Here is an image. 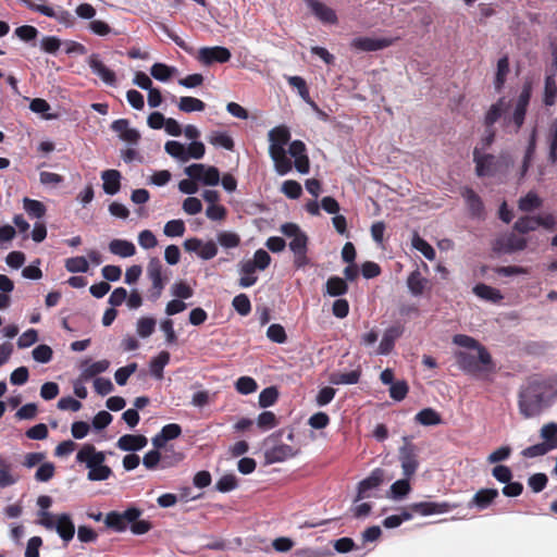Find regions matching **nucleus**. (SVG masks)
Segmentation results:
<instances>
[{"label": "nucleus", "instance_id": "nucleus-1", "mask_svg": "<svg viewBox=\"0 0 557 557\" xmlns=\"http://www.w3.org/2000/svg\"><path fill=\"white\" fill-rule=\"evenodd\" d=\"M557 397V380L553 377L533 376L519 393L518 407L520 413L530 419L539 416Z\"/></svg>", "mask_w": 557, "mask_h": 557}, {"label": "nucleus", "instance_id": "nucleus-2", "mask_svg": "<svg viewBox=\"0 0 557 557\" xmlns=\"http://www.w3.org/2000/svg\"><path fill=\"white\" fill-rule=\"evenodd\" d=\"M532 82L529 79L525 81L516 101L512 115L510 117H505V123L507 126H509L511 123L513 124L515 133H518L524 123L527 110L532 96Z\"/></svg>", "mask_w": 557, "mask_h": 557}, {"label": "nucleus", "instance_id": "nucleus-3", "mask_svg": "<svg viewBox=\"0 0 557 557\" xmlns=\"http://www.w3.org/2000/svg\"><path fill=\"white\" fill-rule=\"evenodd\" d=\"M141 510L136 507H131L123 512L110 511L107 513L104 523L107 528L115 532H124L127 529L128 522L138 519Z\"/></svg>", "mask_w": 557, "mask_h": 557}, {"label": "nucleus", "instance_id": "nucleus-4", "mask_svg": "<svg viewBox=\"0 0 557 557\" xmlns=\"http://www.w3.org/2000/svg\"><path fill=\"white\" fill-rule=\"evenodd\" d=\"M399 461L406 478H411L419 467L417 447L407 436L404 437V445L399 448Z\"/></svg>", "mask_w": 557, "mask_h": 557}, {"label": "nucleus", "instance_id": "nucleus-5", "mask_svg": "<svg viewBox=\"0 0 557 557\" xmlns=\"http://www.w3.org/2000/svg\"><path fill=\"white\" fill-rule=\"evenodd\" d=\"M458 367L466 373L471 375H479L483 372H493L495 364L492 362L490 367L481 363L480 357L466 351H457L455 354Z\"/></svg>", "mask_w": 557, "mask_h": 557}, {"label": "nucleus", "instance_id": "nucleus-6", "mask_svg": "<svg viewBox=\"0 0 557 557\" xmlns=\"http://www.w3.org/2000/svg\"><path fill=\"white\" fill-rule=\"evenodd\" d=\"M32 11L38 12L48 17L55 18L65 26H72L74 22L73 15L63 10L61 7H53L46 3L26 2Z\"/></svg>", "mask_w": 557, "mask_h": 557}, {"label": "nucleus", "instance_id": "nucleus-7", "mask_svg": "<svg viewBox=\"0 0 557 557\" xmlns=\"http://www.w3.org/2000/svg\"><path fill=\"white\" fill-rule=\"evenodd\" d=\"M231 57V51L225 47H202L198 51L197 60L205 65H211L215 62L226 63Z\"/></svg>", "mask_w": 557, "mask_h": 557}, {"label": "nucleus", "instance_id": "nucleus-8", "mask_svg": "<svg viewBox=\"0 0 557 557\" xmlns=\"http://www.w3.org/2000/svg\"><path fill=\"white\" fill-rule=\"evenodd\" d=\"M385 479V471L381 468L372 470L369 476L359 482L355 502L370 497V491L377 488Z\"/></svg>", "mask_w": 557, "mask_h": 557}, {"label": "nucleus", "instance_id": "nucleus-9", "mask_svg": "<svg viewBox=\"0 0 557 557\" xmlns=\"http://www.w3.org/2000/svg\"><path fill=\"white\" fill-rule=\"evenodd\" d=\"M458 507L457 504H449L446 502H419L413 503L409 506L411 513H418L420 516H431L435 513H445Z\"/></svg>", "mask_w": 557, "mask_h": 557}, {"label": "nucleus", "instance_id": "nucleus-10", "mask_svg": "<svg viewBox=\"0 0 557 557\" xmlns=\"http://www.w3.org/2000/svg\"><path fill=\"white\" fill-rule=\"evenodd\" d=\"M184 248L189 252H197L203 260H210L218 253V247L213 240L202 243L199 238H188L184 242Z\"/></svg>", "mask_w": 557, "mask_h": 557}, {"label": "nucleus", "instance_id": "nucleus-11", "mask_svg": "<svg viewBox=\"0 0 557 557\" xmlns=\"http://www.w3.org/2000/svg\"><path fill=\"white\" fill-rule=\"evenodd\" d=\"M473 161L475 163V173L478 176H492L497 171V159L493 154H481L479 149L473 151Z\"/></svg>", "mask_w": 557, "mask_h": 557}, {"label": "nucleus", "instance_id": "nucleus-12", "mask_svg": "<svg viewBox=\"0 0 557 557\" xmlns=\"http://www.w3.org/2000/svg\"><path fill=\"white\" fill-rule=\"evenodd\" d=\"M453 342H454V344H456L460 347L475 349L479 352L481 363L484 364L485 367L491 366V363H492L491 354L487 351V349L483 345H481L473 337H471L469 335H465V334H457L454 336Z\"/></svg>", "mask_w": 557, "mask_h": 557}, {"label": "nucleus", "instance_id": "nucleus-13", "mask_svg": "<svg viewBox=\"0 0 557 557\" xmlns=\"http://www.w3.org/2000/svg\"><path fill=\"white\" fill-rule=\"evenodd\" d=\"M289 249L294 252V265L297 269H301L308 264V237L304 232L292 238L289 242Z\"/></svg>", "mask_w": 557, "mask_h": 557}, {"label": "nucleus", "instance_id": "nucleus-14", "mask_svg": "<svg viewBox=\"0 0 557 557\" xmlns=\"http://www.w3.org/2000/svg\"><path fill=\"white\" fill-rule=\"evenodd\" d=\"M288 152L295 159L296 170L301 174L308 173L310 161L307 156L306 145L301 140H294L289 144Z\"/></svg>", "mask_w": 557, "mask_h": 557}, {"label": "nucleus", "instance_id": "nucleus-15", "mask_svg": "<svg viewBox=\"0 0 557 557\" xmlns=\"http://www.w3.org/2000/svg\"><path fill=\"white\" fill-rule=\"evenodd\" d=\"M394 39L391 38H371L357 37L350 42L351 48L359 51H377L392 46Z\"/></svg>", "mask_w": 557, "mask_h": 557}, {"label": "nucleus", "instance_id": "nucleus-16", "mask_svg": "<svg viewBox=\"0 0 557 557\" xmlns=\"http://www.w3.org/2000/svg\"><path fill=\"white\" fill-rule=\"evenodd\" d=\"M527 239L523 237H519L513 233H510L506 236H503L496 239L494 249L502 252H513L523 250L527 247Z\"/></svg>", "mask_w": 557, "mask_h": 557}, {"label": "nucleus", "instance_id": "nucleus-17", "mask_svg": "<svg viewBox=\"0 0 557 557\" xmlns=\"http://www.w3.org/2000/svg\"><path fill=\"white\" fill-rule=\"evenodd\" d=\"M111 129L117 133L120 139L128 144L136 145L140 139V134L137 129L129 127L127 119H119L112 122Z\"/></svg>", "mask_w": 557, "mask_h": 557}, {"label": "nucleus", "instance_id": "nucleus-18", "mask_svg": "<svg viewBox=\"0 0 557 557\" xmlns=\"http://www.w3.org/2000/svg\"><path fill=\"white\" fill-rule=\"evenodd\" d=\"M404 329L400 325H393L385 330L376 354L386 356L392 352L395 342L403 335Z\"/></svg>", "mask_w": 557, "mask_h": 557}, {"label": "nucleus", "instance_id": "nucleus-19", "mask_svg": "<svg viewBox=\"0 0 557 557\" xmlns=\"http://www.w3.org/2000/svg\"><path fill=\"white\" fill-rule=\"evenodd\" d=\"M88 65L92 73L98 75L107 85L114 86L116 84L115 73L103 64L98 54L92 53L88 58Z\"/></svg>", "mask_w": 557, "mask_h": 557}, {"label": "nucleus", "instance_id": "nucleus-20", "mask_svg": "<svg viewBox=\"0 0 557 557\" xmlns=\"http://www.w3.org/2000/svg\"><path fill=\"white\" fill-rule=\"evenodd\" d=\"M498 495L499 493L496 488H481L468 503V507L476 508L478 510H484L495 502Z\"/></svg>", "mask_w": 557, "mask_h": 557}, {"label": "nucleus", "instance_id": "nucleus-21", "mask_svg": "<svg viewBox=\"0 0 557 557\" xmlns=\"http://www.w3.org/2000/svg\"><path fill=\"white\" fill-rule=\"evenodd\" d=\"M76 459L78 462H85L88 469L103 463L106 456L102 451H97L91 444L84 445L77 453Z\"/></svg>", "mask_w": 557, "mask_h": 557}, {"label": "nucleus", "instance_id": "nucleus-22", "mask_svg": "<svg viewBox=\"0 0 557 557\" xmlns=\"http://www.w3.org/2000/svg\"><path fill=\"white\" fill-rule=\"evenodd\" d=\"M62 541L67 544L73 540L75 534V525L69 513H61L57 516V523L54 529Z\"/></svg>", "mask_w": 557, "mask_h": 557}, {"label": "nucleus", "instance_id": "nucleus-23", "mask_svg": "<svg viewBox=\"0 0 557 557\" xmlns=\"http://www.w3.org/2000/svg\"><path fill=\"white\" fill-rule=\"evenodd\" d=\"M147 443L145 435L125 434L117 440L116 446L124 451H137L146 447Z\"/></svg>", "mask_w": 557, "mask_h": 557}, {"label": "nucleus", "instance_id": "nucleus-24", "mask_svg": "<svg viewBox=\"0 0 557 557\" xmlns=\"http://www.w3.org/2000/svg\"><path fill=\"white\" fill-rule=\"evenodd\" d=\"M296 454L297 450H295L292 446L287 444H280L270 449H267L264 457L267 462L275 463L283 462L286 459L294 457Z\"/></svg>", "mask_w": 557, "mask_h": 557}, {"label": "nucleus", "instance_id": "nucleus-25", "mask_svg": "<svg viewBox=\"0 0 557 557\" xmlns=\"http://www.w3.org/2000/svg\"><path fill=\"white\" fill-rule=\"evenodd\" d=\"M270 157L272 158L275 170L280 175H285L293 169V163L286 156L285 148L269 149Z\"/></svg>", "mask_w": 557, "mask_h": 557}, {"label": "nucleus", "instance_id": "nucleus-26", "mask_svg": "<svg viewBox=\"0 0 557 557\" xmlns=\"http://www.w3.org/2000/svg\"><path fill=\"white\" fill-rule=\"evenodd\" d=\"M312 14L324 24H335L337 15L335 11L327 7L325 2H309Z\"/></svg>", "mask_w": 557, "mask_h": 557}, {"label": "nucleus", "instance_id": "nucleus-27", "mask_svg": "<svg viewBox=\"0 0 557 557\" xmlns=\"http://www.w3.org/2000/svg\"><path fill=\"white\" fill-rule=\"evenodd\" d=\"M470 214L475 218H481L484 214V205L480 196L470 187H466L462 191Z\"/></svg>", "mask_w": 557, "mask_h": 557}, {"label": "nucleus", "instance_id": "nucleus-28", "mask_svg": "<svg viewBox=\"0 0 557 557\" xmlns=\"http://www.w3.org/2000/svg\"><path fill=\"white\" fill-rule=\"evenodd\" d=\"M121 173L117 170H106L101 173L103 191L108 195H115L121 188Z\"/></svg>", "mask_w": 557, "mask_h": 557}, {"label": "nucleus", "instance_id": "nucleus-29", "mask_svg": "<svg viewBox=\"0 0 557 557\" xmlns=\"http://www.w3.org/2000/svg\"><path fill=\"white\" fill-rule=\"evenodd\" d=\"M428 284L429 280L421 274L419 269L412 271L407 278V286L409 292L414 297L421 296L424 293Z\"/></svg>", "mask_w": 557, "mask_h": 557}, {"label": "nucleus", "instance_id": "nucleus-30", "mask_svg": "<svg viewBox=\"0 0 557 557\" xmlns=\"http://www.w3.org/2000/svg\"><path fill=\"white\" fill-rule=\"evenodd\" d=\"M163 265L159 258L153 257L149 260L147 267V276L151 281V285L165 286L168 278L162 275Z\"/></svg>", "mask_w": 557, "mask_h": 557}, {"label": "nucleus", "instance_id": "nucleus-31", "mask_svg": "<svg viewBox=\"0 0 557 557\" xmlns=\"http://www.w3.org/2000/svg\"><path fill=\"white\" fill-rule=\"evenodd\" d=\"M269 140H270V147L269 149L273 148H284L286 144L290 140V132L287 126L280 125L274 128H272L269 132Z\"/></svg>", "mask_w": 557, "mask_h": 557}, {"label": "nucleus", "instance_id": "nucleus-32", "mask_svg": "<svg viewBox=\"0 0 557 557\" xmlns=\"http://www.w3.org/2000/svg\"><path fill=\"white\" fill-rule=\"evenodd\" d=\"M509 103L506 101L505 97H502L491 106L488 111L485 114L484 124L487 128H491L504 114V112L508 109Z\"/></svg>", "mask_w": 557, "mask_h": 557}, {"label": "nucleus", "instance_id": "nucleus-33", "mask_svg": "<svg viewBox=\"0 0 557 557\" xmlns=\"http://www.w3.org/2000/svg\"><path fill=\"white\" fill-rule=\"evenodd\" d=\"M473 293L481 299H484L486 301L498 304L503 300L504 296L502 295L500 290L497 288H494L490 285H486L484 283H479L473 287Z\"/></svg>", "mask_w": 557, "mask_h": 557}, {"label": "nucleus", "instance_id": "nucleus-34", "mask_svg": "<svg viewBox=\"0 0 557 557\" xmlns=\"http://www.w3.org/2000/svg\"><path fill=\"white\" fill-rule=\"evenodd\" d=\"M109 250L111 253L122 258L132 257L136 252L135 245L125 239H112L109 244Z\"/></svg>", "mask_w": 557, "mask_h": 557}, {"label": "nucleus", "instance_id": "nucleus-35", "mask_svg": "<svg viewBox=\"0 0 557 557\" xmlns=\"http://www.w3.org/2000/svg\"><path fill=\"white\" fill-rule=\"evenodd\" d=\"M543 102L546 107H552L557 102V81L555 74H549L545 77Z\"/></svg>", "mask_w": 557, "mask_h": 557}, {"label": "nucleus", "instance_id": "nucleus-36", "mask_svg": "<svg viewBox=\"0 0 557 557\" xmlns=\"http://www.w3.org/2000/svg\"><path fill=\"white\" fill-rule=\"evenodd\" d=\"M509 71V58L505 54L497 62L494 79V87L496 91H500L504 88Z\"/></svg>", "mask_w": 557, "mask_h": 557}, {"label": "nucleus", "instance_id": "nucleus-37", "mask_svg": "<svg viewBox=\"0 0 557 557\" xmlns=\"http://www.w3.org/2000/svg\"><path fill=\"white\" fill-rule=\"evenodd\" d=\"M414 421L424 426H432L441 424L442 417L435 409L424 408L414 416Z\"/></svg>", "mask_w": 557, "mask_h": 557}, {"label": "nucleus", "instance_id": "nucleus-38", "mask_svg": "<svg viewBox=\"0 0 557 557\" xmlns=\"http://www.w3.org/2000/svg\"><path fill=\"white\" fill-rule=\"evenodd\" d=\"M326 294L332 297H339L348 292V284L345 278L331 276L325 284Z\"/></svg>", "mask_w": 557, "mask_h": 557}, {"label": "nucleus", "instance_id": "nucleus-39", "mask_svg": "<svg viewBox=\"0 0 557 557\" xmlns=\"http://www.w3.org/2000/svg\"><path fill=\"white\" fill-rule=\"evenodd\" d=\"M540 436L550 450L557 449V423L549 422L544 424L540 431Z\"/></svg>", "mask_w": 557, "mask_h": 557}, {"label": "nucleus", "instance_id": "nucleus-40", "mask_svg": "<svg viewBox=\"0 0 557 557\" xmlns=\"http://www.w3.org/2000/svg\"><path fill=\"white\" fill-rule=\"evenodd\" d=\"M411 245L420 251L428 260L433 261L436 257L434 248L416 232L411 239Z\"/></svg>", "mask_w": 557, "mask_h": 557}, {"label": "nucleus", "instance_id": "nucleus-41", "mask_svg": "<svg viewBox=\"0 0 557 557\" xmlns=\"http://www.w3.org/2000/svg\"><path fill=\"white\" fill-rule=\"evenodd\" d=\"M542 199L533 191H529L524 197H521L518 202L519 210L523 212H531L542 206Z\"/></svg>", "mask_w": 557, "mask_h": 557}, {"label": "nucleus", "instance_id": "nucleus-42", "mask_svg": "<svg viewBox=\"0 0 557 557\" xmlns=\"http://www.w3.org/2000/svg\"><path fill=\"white\" fill-rule=\"evenodd\" d=\"M178 109L185 113L203 111L206 109V103L198 98L185 96L181 97L178 101Z\"/></svg>", "mask_w": 557, "mask_h": 557}, {"label": "nucleus", "instance_id": "nucleus-43", "mask_svg": "<svg viewBox=\"0 0 557 557\" xmlns=\"http://www.w3.org/2000/svg\"><path fill=\"white\" fill-rule=\"evenodd\" d=\"M256 268L248 261L242 263L240 273L242 277L239 278V286L242 287H250L256 284L258 277L255 275Z\"/></svg>", "mask_w": 557, "mask_h": 557}, {"label": "nucleus", "instance_id": "nucleus-44", "mask_svg": "<svg viewBox=\"0 0 557 557\" xmlns=\"http://www.w3.org/2000/svg\"><path fill=\"white\" fill-rule=\"evenodd\" d=\"M535 149H536V129L534 128L530 135L529 144H528V147H527V150L524 153V158H523V162L521 165V177H523L527 174V172L531 165L533 156L535 153Z\"/></svg>", "mask_w": 557, "mask_h": 557}, {"label": "nucleus", "instance_id": "nucleus-45", "mask_svg": "<svg viewBox=\"0 0 557 557\" xmlns=\"http://www.w3.org/2000/svg\"><path fill=\"white\" fill-rule=\"evenodd\" d=\"M547 143L549 145L548 160L552 163L557 162V117L554 119L548 127Z\"/></svg>", "mask_w": 557, "mask_h": 557}, {"label": "nucleus", "instance_id": "nucleus-46", "mask_svg": "<svg viewBox=\"0 0 557 557\" xmlns=\"http://www.w3.org/2000/svg\"><path fill=\"white\" fill-rule=\"evenodd\" d=\"M110 366V362L106 359L92 362L83 368L81 377L83 380H89L102 372H106Z\"/></svg>", "mask_w": 557, "mask_h": 557}, {"label": "nucleus", "instance_id": "nucleus-47", "mask_svg": "<svg viewBox=\"0 0 557 557\" xmlns=\"http://www.w3.org/2000/svg\"><path fill=\"white\" fill-rule=\"evenodd\" d=\"M23 206L24 210L30 218L40 219L46 214L47 211L46 206L41 201L27 197L23 199Z\"/></svg>", "mask_w": 557, "mask_h": 557}, {"label": "nucleus", "instance_id": "nucleus-48", "mask_svg": "<svg viewBox=\"0 0 557 557\" xmlns=\"http://www.w3.org/2000/svg\"><path fill=\"white\" fill-rule=\"evenodd\" d=\"M170 361V354L168 351H161L150 362V371L157 379L163 377V369Z\"/></svg>", "mask_w": 557, "mask_h": 557}, {"label": "nucleus", "instance_id": "nucleus-49", "mask_svg": "<svg viewBox=\"0 0 557 557\" xmlns=\"http://www.w3.org/2000/svg\"><path fill=\"white\" fill-rule=\"evenodd\" d=\"M185 458L184 454L176 451L172 446L164 449L162 454L161 468H171L177 466Z\"/></svg>", "mask_w": 557, "mask_h": 557}, {"label": "nucleus", "instance_id": "nucleus-50", "mask_svg": "<svg viewBox=\"0 0 557 557\" xmlns=\"http://www.w3.org/2000/svg\"><path fill=\"white\" fill-rule=\"evenodd\" d=\"M361 371L352 370L346 373H333L330 377L331 383L341 384H357L360 380Z\"/></svg>", "mask_w": 557, "mask_h": 557}, {"label": "nucleus", "instance_id": "nucleus-51", "mask_svg": "<svg viewBox=\"0 0 557 557\" xmlns=\"http://www.w3.org/2000/svg\"><path fill=\"white\" fill-rule=\"evenodd\" d=\"M64 267L71 273H85L89 270V263L83 256L67 258Z\"/></svg>", "mask_w": 557, "mask_h": 557}, {"label": "nucleus", "instance_id": "nucleus-52", "mask_svg": "<svg viewBox=\"0 0 557 557\" xmlns=\"http://www.w3.org/2000/svg\"><path fill=\"white\" fill-rule=\"evenodd\" d=\"M164 149H165L166 153H169L171 157H173L182 162L188 161L186 148L180 141L169 140V141H166Z\"/></svg>", "mask_w": 557, "mask_h": 557}, {"label": "nucleus", "instance_id": "nucleus-53", "mask_svg": "<svg viewBox=\"0 0 557 557\" xmlns=\"http://www.w3.org/2000/svg\"><path fill=\"white\" fill-rule=\"evenodd\" d=\"M536 228V216L524 215L519 218L513 224V230L520 234H528Z\"/></svg>", "mask_w": 557, "mask_h": 557}, {"label": "nucleus", "instance_id": "nucleus-54", "mask_svg": "<svg viewBox=\"0 0 557 557\" xmlns=\"http://www.w3.org/2000/svg\"><path fill=\"white\" fill-rule=\"evenodd\" d=\"M174 72V67L164 63H154L150 69L151 76L160 82H166L170 79Z\"/></svg>", "mask_w": 557, "mask_h": 557}, {"label": "nucleus", "instance_id": "nucleus-55", "mask_svg": "<svg viewBox=\"0 0 557 557\" xmlns=\"http://www.w3.org/2000/svg\"><path fill=\"white\" fill-rule=\"evenodd\" d=\"M277 388L275 386L267 387L259 394V406L261 408L273 406L277 401Z\"/></svg>", "mask_w": 557, "mask_h": 557}, {"label": "nucleus", "instance_id": "nucleus-56", "mask_svg": "<svg viewBox=\"0 0 557 557\" xmlns=\"http://www.w3.org/2000/svg\"><path fill=\"white\" fill-rule=\"evenodd\" d=\"M156 329V320L151 317H143L137 321V334L141 338L149 337Z\"/></svg>", "mask_w": 557, "mask_h": 557}, {"label": "nucleus", "instance_id": "nucleus-57", "mask_svg": "<svg viewBox=\"0 0 557 557\" xmlns=\"http://www.w3.org/2000/svg\"><path fill=\"white\" fill-rule=\"evenodd\" d=\"M186 231L185 223L183 220H171L165 223L163 233L168 237L183 236Z\"/></svg>", "mask_w": 557, "mask_h": 557}, {"label": "nucleus", "instance_id": "nucleus-58", "mask_svg": "<svg viewBox=\"0 0 557 557\" xmlns=\"http://www.w3.org/2000/svg\"><path fill=\"white\" fill-rule=\"evenodd\" d=\"M409 392V385L405 380L394 382L389 387V396L395 401H401Z\"/></svg>", "mask_w": 557, "mask_h": 557}, {"label": "nucleus", "instance_id": "nucleus-59", "mask_svg": "<svg viewBox=\"0 0 557 557\" xmlns=\"http://www.w3.org/2000/svg\"><path fill=\"white\" fill-rule=\"evenodd\" d=\"M218 242L224 248H236L240 244V237L234 232L223 231L218 234Z\"/></svg>", "mask_w": 557, "mask_h": 557}, {"label": "nucleus", "instance_id": "nucleus-60", "mask_svg": "<svg viewBox=\"0 0 557 557\" xmlns=\"http://www.w3.org/2000/svg\"><path fill=\"white\" fill-rule=\"evenodd\" d=\"M232 305L234 309L243 317H246L251 311V302L246 294H239L233 298Z\"/></svg>", "mask_w": 557, "mask_h": 557}, {"label": "nucleus", "instance_id": "nucleus-61", "mask_svg": "<svg viewBox=\"0 0 557 557\" xmlns=\"http://www.w3.org/2000/svg\"><path fill=\"white\" fill-rule=\"evenodd\" d=\"M268 338L276 344H284L287 341L285 329L277 323L271 324L267 330Z\"/></svg>", "mask_w": 557, "mask_h": 557}, {"label": "nucleus", "instance_id": "nucleus-62", "mask_svg": "<svg viewBox=\"0 0 557 557\" xmlns=\"http://www.w3.org/2000/svg\"><path fill=\"white\" fill-rule=\"evenodd\" d=\"M236 391L243 395H248L257 391L258 384L250 376H240L235 383Z\"/></svg>", "mask_w": 557, "mask_h": 557}, {"label": "nucleus", "instance_id": "nucleus-63", "mask_svg": "<svg viewBox=\"0 0 557 557\" xmlns=\"http://www.w3.org/2000/svg\"><path fill=\"white\" fill-rule=\"evenodd\" d=\"M281 190L286 197L290 199H298L302 194L301 185L294 180L285 181L282 184Z\"/></svg>", "mask_w": 557, "mask_h": 557}, {"label": "nucleus", "instance_id": "nucleus-64", "mask_svg": "<svg viewBox=\"0 0 557 557\" xmlns=\"http://www.w3.org/2000/svg\"><path fill=\"white\" fill-rule=\"evenodd\" d=\"M548 483V478L545 473H534L528 479V485L533 493L542 492Z\"/></svg>", "mask_w": 557, "mask_h": 557}]
</instances>
